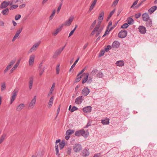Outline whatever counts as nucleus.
Masks as SVG:
<instances>
[{
  "label": "nucleus",
  "mask_w": 157,
  "mask_h": 157,
  "mask_svg": "<svg viewBox=\"0 0 157 157\" xmlns=\"http://www.w3.org/2000/svg\"><path fill=\"white\" fill-rule=\"evenodd\" d=\"M62 5V3H60L59 4V6H58V7L57 8V13H59V12L61 8Z\"/></svg>",
  "instance_id": "50"
},
{
  "label": "nucleus",
  "mask_w": 157,
  "mask_h": 157,
  "mask_svg": "<svg viewBox=\"0 0 157 157\" xmlns=\"http://www.w3.org/2000/svg\"><path fill=\"white\" fill-rule=\"evenodd\" d=\"M55 148L56 151V155H58V156H59V155H60V154L59 153V147L58 145L56 144L55 146Z\"/></svg>",
  "instance_id": "38"
},
{
  "label": "nucleus",
  "mask_w": 157,
  "mask_h": 157,
  "mask_svg": "<svg viewBox=\"0 0 157 157\" xmlns=\"http://www.w3.org/2000/svg\"><path fill=\"white\" fill-rule=\"evenodd\" d=\"M120 45V43L117 41H115L113 42L112 47L114 48H117Z\"/></svg>",
  "instance_id": "19"
},
{
  "label": "nucleus",
  "mask_w": 157,
  "mask_h": 157,
  "mask_svg": "<svg viewBox=\"0 0 157 157\" xmlns=\"http://www.w3.org/2000/svg\"><path fill=\"white\" fill-rule=\"evenodd\" d=\"M90 90L87 87H85L82 90V94L84 96H86L90 93Z\"/></svg>",
  "instance_id": "15"
},
{
  "label": "nucleus",
  "mask_w": 157,
  "mask_h": 157,
  "mask_svg": "<svg viewBox=\"0 0 157 157\" xmlns=\"http://www.w3.org/2000/svg\"><path fill=\"white\" fill-rule=\"evenodd\" d=\"M20 62V60H19L15 64L12 69L10 70V73H11L13 72L17 68V67L18 66L19 63Z\"/></svg>",
  "instance_id": "20"
},
{
  "label": "nucleus",
  "mask_w": 157,
  "mask_h": 157,
  "mask_svg": "<svg viewBox=\"0 0 157 157\" xmlns=\"http://www.w3.org/2000/svg\"><path fill=\"white\" fill-rule=\"evenodd\" d=\"M88 43H86L83 46V49H84V50L88 46Z\"/></svg>",
  "instance_id": "60"
},
{
  "label": "nucleus",
  "mask_w": 157,
  "mask_h": 157,
  "mask_svg": "<svg viewBox=\"0 0 157 157\" xmlns=\"http://www.w3.org/2000/svg\"><path fill=\"white\" fill-rule=\"evenodd\" d=\"M91 109L92 107L90 106L84 108L83 109V111L85 113H88L91 111Z\"/></svg>",
  "instance_id": "16"
},
{
  "label": "nucleus",
  "mask_w": 157,
  "mask_h": 157,
  "mask_svg": "<svg viewBox=\"0 0 157 157\" xmlns=\"http://www.w3.org/2000/svg\"><path fill=\"white\" fill-rule=\"evenodd\" d=\"M89 154V152L86 149L83 150L82 153V155L83 156H86Z\"/></svg>",
  "instance_id": "29"
},
{
  "label": "nucleus",
  "mask_w": 157,
  "mask_h": 157,
  "mask_svg": "<svg viewBox=\"0 0 157 157\" xmlns=\"http://www.w3.org/2000/svg\"><path fill=\"white\" fill-rule=\"evenodd\" d=\"M112 25V22L111 21H109L108 24L107 28H109V27Z\"/></svg>",
  "instance_id": "64"
},
{
  "label": "nucleus",
  "mask_w": 157,
  "mask_h": 157,
  "mask_svg": "<svg viewBox=\"0 0 157 157\" xmlns=\"http://www.w3.org/2000/svg\"><path fill=\"white\" fill-rule=\"evenodd\" d=\"M44 67L41 70H40V72L39 73V75L40 76H41L42 74H43V72L44 71Z\"/></svg>",
  "instance_id": "57"
},
{
  "label": "nucleus",
  "mask_w": 157,
  "mask_h": 157,
  "mask_svg": "<svg viewBox=\"0 0 157 157\" xmlns=\"http://www.w3.org/2000/svg\"><path fill=\"white\" fill-rule=\"evenodd\" d=\"M104 15V13L103 11H102L99 14L98 17V20H101L102 21L103 19Z\"/></svg>",
  "instance_id": "30"
},
{
  "label": "nucleus",
  "mask_w": 157,
  "mask_h": 157,
  "mask_svg": "<svg viewBox=\"0 0 157 157\" xmlns=\"http://www.w3.org/2000/svg\"><path fill=\"white\" fill-rule=\"evenodd\" d=\"M77 109L78 108L74 106L72 107L70 111L71 112H72L75 110H77Z\"/></svg>",
  "instance_id": "51"
},
{
  "label": "nucleus",
  "mask_w": 157,
  "mask_h": 157,
  "mask_svg": "<svg viewBox=\"0 0 157 157\" xmlns=\"http://www.w3.org/2000/svg\"><path fill=\"white\" fill-rule=\"evenodd\" d=\"M34 79L33 76H31L29 78V86L30 90H31L32 88Z\"/></svg>",
  "instance_id": "9"
},
{
  "label": "nucleus",
  "mask_w": 157,
  "mask_h": 157,
  "mask_svg": "<svg viewBox=\"0 0 157 157\" xmlns=\"http://www.w3.org/2000/svg\"><path fill=\"white\" fill-rule=\"evenodd\" d=\"M22 30V28L21 27L17 31L15 34V35L14 36L12 39V41H14L16 39V38L19 35L21 32Z\"/></svg>",
  "instance_id": "11"
},
{
  "label": "nucleus",
  "mask_w": 157,
  "mask_h": 157,
  "mask_svg": "<svg viewBox=\"0 0 157 157\" xmlns=\"http://www.w3.org/2000/svg\"><path fill=\"white\" fill-rule=\"evenodd\" d=\"M128 24L125 23L122 25L121 27V28L122 29H126L128 26Z\"/></svg>",
  "instance_id": "45"
},
{
  "label": "nucleus",
  "mask_w": 157,
  "mask_h": 157,
  "mask_svg": "<svg viewBox=\"0 0 157 157\" xmlns=\"http://www.w3.org/2000/svg\"><path fill=\"white\" fill-rule=\"evenodd\" d=\"M83 75H85L86 77L83 78L82 81V84L85 83L87 81L89 76V73H84Z\"/></svg>",
  "instance_id": "22"
},
{
  "label": "nucleus",
  "mask_w": 157,
  "mask_h": 157,
  "mask_svg": "<svg viewBox=\"0 0 157 157\" xmlns=\"http://www.w3.org/2000/svg\"><path fill=\"white\" fill-rule=\"evenodd\" d=\"M103 73L101 71H99L98 73H97L96 77L99 78H101L103 77Z\"/></svg>",
  "instance_id": "37"
},
{
  "label": "nucleus",
  "mask_w": 157,
  "mask_h": 157,
  "mask_svg": "<svg viewBox=\"0 0 157 157\" xmlns=\"http://www.w3.org/2000/svg\"><path fill=\"white\" fill-rule=\"evenodd\" d=\"M6 89V86L5 82H3L1 84V90L2 91H5Z\"/></svg>",
  "instance_id": "36"
},
{
  "label": "nucleus",
  "mask_w": 157,
  "mask_h": 157,
  "mask_svg": "<svg viewBox=\"0 0 157 157\" xmlns=\"http://www.w3.org/2000/svg\"><path fill=\"white\" fill-rule=\"evenodd\" d=\"M146 26L147 27H151L152 26V22L151 20L150 19H149L147 21H146Z\"/></svg>",
  "instance_id": "35"
},
{
  "label": "nucleus",
  "mask_w": 157,
  "mask_h": 157,
  "mask_svg": "<svg viewBox=\"0 0 157 157\" xmlns=\"http://www.w3.org/2000/svg\"><path fill=\"white\" fill-rule=\"evenodd\" d=\"M12 2H7L5 1H3L1 4L0 6V8L1 9H3L6 8L9 5L12 4Z\"/></svg>",
  "instance_id": "4"
},
{
  "label": "nucleus",
  "mask_w": 157,
  "mask_h": 157,
  "mask_svg": "<svg viewBox=\"0 0 157 157\" xmlns=\"http://www.w3.org/2000/svg\"><path fill=\"white\" fill-rule=\"evenodd\" d=\"M127 31L125 30H121L118 33V37L121 38H124L127 36Z\"/></svg>",
  "instance_id": "5"
},
{
  "label": "nucleus",
  "mask_w": 157,
  "mask_h": 157,
  "mask_svg": "<svg viewBox=\"0 0 157 157\" xmlns=\"http://www.w3.org/2000/svg\"><path fill=\"white\" fill-rule=\"evenodd\" d=\"M96 20H95L94 21L93 23L91 25V26H90V28H92L93 27H94L96 24Z\"/></svg>",
  "instance_id": "56"
},
{
  "label": "nucleus",
  "mask_w": 157,
  "mask_h": 157,
  "mask_svg": "<svg viewBox=\"0 0 157 157\" xmlns=\"http://www.w3.org/2000/svg\"><path fill=\"white\" fill-rule=\"evenodd\" d=\"M74 32L73 31H71L70 33L69 34V35L68 36V37H69L70 36H71L74 33Z\"/></svg>",
  "instance_id": "63"
},
{
  "label": "nucleus",
  "mask_w": 157,
  "mask_h": 157,
  "mask_svg": "<svg viewBox=\"0 0 157 157\" xmlns=\"http://www.w3.org/2000/svg\"><path fill=\"white\" fill-rule=\"evenodd\" d=\"M63 26V24L59 25L58 28L52 33V35L54 36L57 35L62 30Z\"/></svg>",
  "instance_id": "10"
},
{
  "label": "nucleus",
  "mask_w": 157,
  "mask_h": 157,
  "mask_svg": "<svg viewBox=\"0 0 157 157\" xmlns=\"http://www.w3.org/2000/svg\"><path fill=\"white\" fill-rule=\"evenodd\" d=\"M98 71L96 69H93L90 73L89 78L90 77H92L93 76H95L97 73Z\"/></svg>",
  "instance_id": "23"
},
{
  "label": "nucleus",
  "mask_w": 157,
  "mask_h": 157,
  "mask_svg": "<svg viewBox=\"0 0 157 157\" xmlns=\"http://www.w3.org/2000/svg\"><path fill=\"white\" fill-rule=\"evenodd\" d=\"M25 6V4H21L19 6V8H23Z\"/></svg>",
  "instance_id": "59"
},
{
  "label": "nucleus",
  "mask_w": 157,
  "mask_h": 157,
  "mask_svg": "<svg viewBox=\"0 0 157 157\" xmlns=\"http://www.w3.org/2000/svg\"><path fill=\"white\" fill-rule=\"evenodd\" d=\"M116 64L117 66L122 67L124 66V63L123 61L119 60L117 61L116 63Z\"/></svg>",
  "instance_id": "27"
},
{
  "label": "nucleus",
  "mask_w": 157,
  "mask_h": 157,
  "mask_svg": "<svg viewBox=\"0 0 157 157\" xmlns=\"http://www.w3.org/2000/svg\"><path fill=\"white\" fill-rule=\"evenodd\" d=\"M9 11V9L8 8H6L2 11V13L4 15H6L8 14Z\"/></svg>",
  "instance_id": "28"
},
{
  "label": "nucleus",
  "mask_w": 157,
  "mask_h": 157,
  "mask_svg": "<svg viewBox=\"0 0 157 157\" xmlns=\"http://www.w3.org/2000/svg\"><path fill=\"white\" fill-rule=\"evenodd\" d=\"M109 119L108 118H105L104 119L101 120V122L103 125L108 124L109 123Z\"/></svg>",
  "instance_id": "25"
},
{
  "label": "nucleus",
  "mask_w": 157,
  "mask_h": 157,
  "mask_svg": "<svg viewBox=\"0 0 157 157\" xmlns=\"http://www.w3.org/2000/svg\"><path fill=\"white\" fill-rule=\"evenodd\" d=\"M34 62V59H29V65L30 66H32Z\"/></svg>",
  "instance_id": "48"
},
{
  "label": "nucleus",
  "mask_w": 157,
  "mask_h": 157,
  "mask_svg": "<svg viewBox=\"0 0 157 157\" xmlns=\"http://www.w3.org/2000/svg\"><path fill=\"white\" fill-rule=\"evenodd\" d=\"M74 151L75 152H79L82 149V146L79 144H75L73 146Z\"/></svg>",
  "instance_id": "7"
},
{
  "label": "nucleus",
  "mask_w": 157,
  "mask_h": 157,
  "mask_svg": "<svg viewBox=\"0 0 157 157\" xmlns=\"http://www.w3.org/2000/svg\"><path fill=\"white\" fill-rule=\"evenodd\" d=\"M102 29H100L97 32V33H96L95 36L96 37H97L101 33V32L102 31Z\"/></svg>",
  "instance_id": "53"
},
{
  "label": "nucleus",
  "mask_w": 157,
  "mask_h": 157,
  "mask_svg": "<svg viewBox=\"0 0 157 157\" xmlns=\"http://www.w3.org/2000/svg\"><path fill=\"white\" fill-rule=\"evenodd\" d=\"M60 66V63H58L56 67V72L57 74H58L59 72V66Z\"/></svg>",
  "instance_id": "44"
},
{
  "label": "nucleus",
  "mask_w": 157,
  "mask_h": 157,
  "mask_svg": "<svg viewBox=\"0 0 157 157\" xmlns=\"http://www.w3.org/2000/svg\"><path fill=\"white\" fill-rule=\"evenodd\" d=\"M59 145L60 149H62L65 145V143L64 142L62 141L61 143H59Z\"/></svg>",
  "instance_id": "41"
},
{
  "label": "nucleus",
  "mask_w": 157,
  "mask_h": 157,
  "mask_svg": "<svg viewBox=\"0 0 157 157\" xmlns=\"http://www.w3.org/2000/svg\"><path fill=\"white\" fill-rule=\"evenodd\" d=\"M6 135L5 133L3 134L0 138V144H1L5 139Z\"/></svg>",
  "instance_id": "32"
},
{
  "label": "nucleus",
  "mask_w": 157,
  "mask_h": 157,
  "mask_svg": "<svg viewBox=\"0 0 157 157\" xmlns=\"http://www.w3.org/2000/svg\"><path fill=\"white\" fill-rule=\"evenodd\" d=\"M73 20V18H70L69 19L68 21L65 22L64 23V25L65 26H67L70 25L71 24V23L72 21Z\"/></svg>",
  "instance_id": "24"
},
{
  "label": "nucleus",
  "mask_w": 157,
  "mask_h": 157,
  "mask_svg": "<svg viewBox=\"0 0 157 157\" xmlns=\"http://www.w3.org/2000/svg\"><path fill=\"white\" fill-rule=\"evenodd\" d=\"M36 96H35L31 101V102L29 105L28 108L29 109H32L34 107L36 104Z\"/></svg>",
  "instance_id": "2"
},
{
  "label": "nucleus",
  "mask_w": 157,
  "mask_h": 157,
  "mask_svg": "<svg viewBox=\"0 0 157 157\" xmlns=\"http://www.w3.org/2000/svg\"><path fill=\"white\" fill-rule=\"evenodd\" d=\"M74 132V130L69 129L67 131L66 133V135H68L69 136L70 135H71Z\"/></svg>",
  "instance_id": "34"
},
{
  "label": "nucleus",
  "mask_w": 157,
  "mask_h": 157,
  "mask_svg": "<svg viewBox=\"0 0 157 157\" xmlns=\"http://www.w3.org/2000/svg\"><path fill=\"white\" fill-rule=\"evenodd\" d=\"M118 2L117 1H114L113 2V3H112V6H115L118 3Z\"/></svg>",
  "instance_id": "58"
},
{
  "label": "nucleus",
  "mask_w": 157,
  "mask_h": 157,
  "mask_svg": "<svg viewBox=\"0 0 157 157\" xmlns=\"http://www.w3.org/2000/svg\"><path fill=\"white\" fill-rule=\"evenodd\" d=\"M139 31L142 34H144L146 33V30L145 27L143 26H140L139 28Z\"/></svg>",
  "instance_id": "18"
},
{
  "label": "nucleus",
  "mask_w": 157,
  "mask_h": 157,
  "mask_svg": "<svg viewBox=\"0 0 157 157\" xmlns=\"http://www.w3.org/2000/svg\"><path fill=\"white\" fill-rule=\"evenodd\" d=\"M54 100V98L53 96L52 97L49 101L48 102V107L49 108H51V106H52L53 101Z\"/></svg>",
  "instance_id": "26"
},
{
  "label": "nucleus",
  "mask_w": 157,
  "mask_h": 157,
  "mask_svg": "<svg viewBox=\"0 0 157 157\" xmlns=\"http://www.w3.org/2000/svg\"><path fill=\"white\" fill-rule=\"evenodd\" d=\"M115 9H113L112 11H111L109 14L107 19V21H108L109 20L110 18L113 15V14L115 12Z\"/></svg>",
  "instance_id": "33"
},
{
  "label": "nucleus",
  "mask_w": 157,
  "mask_h": 157,
  "mask_svg": "<svg viewBox=\"0 0 157 157\" xmlns=\"http://www.w3.org/2000/svg\"><path fill=\"white\" fill-rule=\"evenodd\" d=\"M81 135L84 137H86L88 136V134L86 133L84 129L80 130Z\"/></svg>",
  "instance_id": "31"
},
{
  "label": "nucleus",
  "mask_w": 157,
  "mask_h": 157,
  "mask_svg": "<svg viewBox=\"0 0 157 157\" xmlns=\"http://www.w3.org/2000/svg\"><path fill=\"white\" fill-rule=\"evenodd\" d=\"M41 43L40 41H39L37 43H35L29 51V53H31L35 52L37 49V48L40 45Z\"/></svg>",
  "instance_id": "3"
},
{
  "label": "nucleus",
  "mask_w": 157,
  "mask_h": 157,
  "mask_svg": "<svg viewBox=\"0 0 157 157\" xmlns=\"http://www.w3.org/2000/svg\"><path fill=\"white\" fill-rule=\"evenodd\" d=\"M142 17L143 20L145 21H147L150 18L148 13H145L143 14Z\"/></svg>",
  "instance_id": "13"
},
{
  "label": "nucleus",
  "mask_w": 157,
  "mask_h": 157,
  "mask_svg": "<svg viewBox=\"0 0 157 157\" xmlns=\"http://www.w3.org/2000/svg\"><path fill=\"white\" fill-rule=\"evenodd\" d=\"M18 7V6L16 5H13L10 8V10H12Z\"/></svg>",
  "instance_id": "43"
},
{
  "label": "nucleus",
  "mask_w": 157,
  "mask_h": 157,
  "mask_svg": "<svg viewBox=\"0 0 157 157\" xmlns=\"http://www.w3.org/2000/svg\"><path fill=\"white\" fill-rule=\"evenodd\" d=\"M55 83H53L52 86L50 89L49 94H52V92L55 89Z\"/></svg>",
  "instance_id": "39"
},
{
  "label": "nucleus",
  "mask_w": 157,
  "mask_h": 157,
  "mask_svg": "<svg viewBox=\"0 0 157 157\" xmlns=\"http://www.w3.org/2000/svg\"><path fill=\"white\" fill-rule=\"evenodd\" d=\"M80 132V130L77 131L75 132V135L77 136H81Z\"/></svg>",
  "instance_id": "49"
},
{
  "label": "nucleus",
  "mask_w": 157,
  "mask_h": 157,
  "mask_svg": "<svg viewBox=\"0 0 157 157\" xmlns=\"http://www.w3.org/2000/svg\"><path fill=\"white\" fill-rule=\"evenodd\" d=\"M56 10H54L52 11V13L51 14V15L50 16V17H49L50 20H51L53 19V17H54V15L56 13Z\"/></svg>",
  "instance_id": "42"
},
{
  "label": "nucleus",
  "mask_w": 157,
  "mask_h": 157,
  "mask_svg": "<svg viewBox=\"0 0 157 157\" xmlns=\"http://www.w3.org/2000/svg\"><path fill=\"white\" fill-rule=\"evenodd\" d=\"M21 17V15L20 14H18L15 17V20H17L19 19Z\"/></svg>",
  "instance_id": "54"
},
{
  "label": "nucleus",
  "mask_w": 157,
  "mask_h": 157,
  "mask_svg": "<svg viewBox=\"0 0 157 157\" xmlns=\"http://www.w3.org/2000/svg\"><path fill=\"white\" fill-rule=\"evenodd\" d=\"M66 46V44L62 48H59L57 50H56L54 53V54L53 56V58H55L57 57L60 54L61 52L63 50V49L65 48Z\"/></svg>",
  "instance_id": "6"
},
{
  "label": "nucleus",
  "mask_w": 157,
  "mask_h": 157,
  "mask_svg": "<svg viewBox=\"0 0 157 157\" xmlns=\"http://www.w3.org/2000/svg\"><path fill=\"white\" fill-rule=\"evenodd\" d=\"M86 68H84L82 69L80 72H79L77 75V78H76L75 80L76 82H78L80 81L82 78V75L81 74L83 72L85 71Z\"/></svg>",
  "instance_id": "8"
},
{
  "label": "nucleus",
  "mask_w": 157,
  "mask_h": 157,
  "mask_svg": "<svg viewBox=\"0 0 157 157\" xmlns=\"http://www.w3.org/2000/svg\"><path fill=\"white\" fill-rule=\"evenodd\" d=\"M143 1L141 2L140 3H139L136 6L137 8L139 7L143 3Z\"/></svg>",
  "instance_id": "62"
},
{
  "label": "nucleus",
  "mask_w": 157,
  "mask_h": 157,
  "mask_svg": "<svg viewBox=\"0 0 157 157\" xmlns=\"http://www.w3.org/2000/svg\"><path fill=\"white\" fill-rule=\"evenodd\" d=\"M141 16V13H138L135 14V17L136 18H138Z\"/></svg>",
  "instance_id": "52"
},
{
  "label": "nucleus",
  "mask_w": 157,
  "mask_h": 157,
  "mask_svg": "<svg viewBox=\"0 0 157 157\" xmlns=\"http://www.w3.org/2000/svg\"><path fill=\"white\" fill-rule=\"evenodd\" d=\"M15 61L14 60H12L9 64L7 66L6 69L4 71V73H6L7 71L11 68V67L13 65L15 62Z\"/></svg>",
  "instance_id": "12"
},
{
  "label": "nucleus",
  "mask_w": 157,
  "mask_h": 157,
  "mask_svg": "<svg viewBox=\"0 0 157 157\" xmlns=\"http://www.w3.org/2000/svg\"><path fill=\"white\" fill-rule=\"evenodd\" d=\"M157 7L156 6H154L151 7L148 9V11L150 14L153 13L157 9Z\"/></svg>",
  "instance_id": "21"
},
{
  "label": "nucleus",
  "mask_w": 157,
  "mask_h": 157,
  "mask_svg": "<svg viewBox=\"0 0 157 157\" xmlns=\"http://www.w3.org/2000/svg\"><path fill=\"white\" fill-rule=\"evenodd\" d=\"M134 21L133 19L131 17L127 19V22L128 24L131 25L132 24V22Z\"/></svg>",
  "instance_id": "40"
},
{
  "label": "nucleus",
  "mask_w": 157,
  "mask_h": 157,
  "mask_svg": "<svg viewBox=\"0 0 157 157\" xmlns=\"http://www.w3.org/2000/svg\"><path fill=\"white\" fill-rule=\"evenodd\" d=\"M82 96H80L76 98L75 101V103L77 104H81L83 100Z\"/></svg>",
  "instance_id": "17"
},
{
  "label": "nucleus",
  "mask_w": 157,
  "mask_h": 157,
  "mask_svg": "<svg viewBox=\"0 0 157 157\" xmlns=\"http://www.w3.org/2000/svg\"><path fill=\"white\" fill-rule=\"evenodd\" d=\"M112 48V46H110V45H108L105 48V50H104L105 51H106V52H108L109 51V49H111Z\"/></svg>",
  "instance_id": "46"
},
{
  "label": "nucleus",
  "mask_w": 157,
  "mask_h": 157,
  "mask_svg": "<svg viewBox=\"0 0 157 157\" xmlns=\"http://www.w3.org/2000/svg\"><path fill=\"white\" fill-rule=\"evenodd\" d=\"M25 105L24 103H21L18 105L16 107V110L17 111H21L25 107Z\"/></svg>",
  "instance_id": "14"
},
{
  "label": "nucleus",
  "mask_w": 157,
  "mask_h": 157,
  "mask_svg": "<svg viewBox=\"0 0 157 157\" xmlns=\"http://www.w3.org/2000/svg\"><path fill=\"white\" fill-rule=\"evenodd\" d=\"M18 90L17 89H14L12 92L11 97L10 98V104H12V103L15 100V99L16 98V96H17V94L18 93Z\"/></svg>",
  "instance_id": "1"
},
{
  "label": "nucleus",
  "mask_w": 157,
  "mask_h": 157,
  "mask_svg": "<svg viewBox=\"0 0 157 157\" xmlns=\"http://www.w3.org/2000/svg\"><path fill=\"white\" fill-rule=\"evenodd\" d=\"M105 51L104 50H101L100 52L99 56H102L104 55V54L105 53Z\"/></svg>",
  "instance_id": "55"
},
{
  "label": "nucleus",
  "mask_w": 157,
  "mask_h": 157,
  "mask_svg": "<svg viewBox=\"0 0 157 157\" xmlns=\"http://www.w3.org/2000/svg\"><path fill=\"white\" fill-rule=\"evenodd\" d=\"M35 55L33 54L30 56L29 59H35Z\"/></svg>",
  "instance_id": "61"
},
{
  "label": "nucleus",
  "mask_w": 157,
  "mask_h": 157,
  "mask_svg": "<svg viewBox=\"0 0 157 157\" xmlns=\"http://www.w3.org/2000/svg\"><path fill=\"white\" fill-rule=\"evenodd\" d=\"M71 147H69L67 148V153L68 154L70 155L71 153Z\"/></svg>",
  "instance_id": "47"
}]
</instances>
